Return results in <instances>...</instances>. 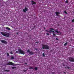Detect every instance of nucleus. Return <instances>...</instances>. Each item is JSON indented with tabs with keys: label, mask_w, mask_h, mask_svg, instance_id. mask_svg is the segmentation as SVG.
I'll list each match as a JSON object with an SVG mask.
<instances>
[{
	"label": "nucleus",
	"mask_w": 74,
	"mask_h": 74,
	"mask_svg": "<svg viewBox=\"0 0 74 74\" xmlns=\"http://www.w3.org/2000/svg\"><path fill=\"white\" fill-rule=\"evenodd\" d=\"M42 47L43 49L48 50L49 49V46L46 45L42 44Z\"/></svg>",
	"instance_id": "1"
},
{
	"label": "nucleus",
	"mask_w": 74,
	"mask_h": 74,
	"mask_svg": "<svg viewBox=\"0 0 74 74\" xmlns=\"http://www.w3.org/2000/svg\"><path fill=\"white\" fill-rule=\"evenodd\" d=\"M1 34H2V35L5 36V37H8L9 36V34L6 32H1Z\"/></svg>",
	"instance_id": "2"
},
{
	"label": "nucleus",
	"mask_w": 74,
	"mask_h": 74,
	"mask_svg": "<svg viewBox=\"0 0 74 74\" xmlns=\"http://www.w3.org/2000/svg\"><path fill=\"white\" fill-rule=\"evenodd\" d=\"M21 53V54H23V55H25V51H23L21 49H20L19 50V53Z\"/></svg>",
	"instance_id": "3"
},
{
	"label": "nucleus",
	"mask_w": 74,
	"mask_h": 74,
	"mask_svg": "<svg viewBox=\"0 0 74 74\" xmlns=\"http://www.w3.org/2000/svg\"><path fill=\"white\" fill-rule=\"evenodd\" d=\"M50 29L51 30H53L54 31H55V32L57 33H60V34H61V33H60V32H58V29H56V30H55V29H54L52 28H50Z\"/></svg>",
	"instance_id": "4"
},
{
	"label": "nucleus",
	"mask_w": 74,
	"mask_h": 74,
	"mask_svg": "<svg viewBox=\"0 0 74 74\" xmlns=\"http://www.w3.org/2000/svg\"><path fill=\"white\" fill-rule=\"evenodd\" d=\"M69 59L71 62H74V58H73L69 57Z\"/></svg>",
	"instance_id": "5"
},
{
	"label": "nucleus",
	"mask_w": 74,
	"mask_h": 74,
	"mask_svg": "<svg viewBox=\"0 0 74 74\" xmlns=\"http://www.w3.org/2000/svg\"><path fill=\"white\" fill-rule=\"evenodd\" d=\"M1 41L2 44H8V42L5 40H1Z\"/></svg>",
	"instance_id": "6"
},
{
	"label": "nucleus",
	"mask_w": 74,
	"mask_h": 74,
	"mask_svg": "<svg viewBox=\"0 0 74 74\" xmlns=\"http://www.w3.org/2000/svg\"><path fill=\"white\" fill-rule=\"evenodd\" d=\"M7 65H12V66H14V64L12 62L9 61L7 63Z\"/></svg>",
	"instance_id": "7"
},
{
	"label": "nucleus",
	"mask_w": 74,
	"mask_h": 74,
	"mask_svg": "<svg viewBox=\"0 0 74 74\" xmlns=\"http://www.w3.org/2000/svg\"><path fill=\"white\" fill-rule=\"evenodd\" d=\"M29 53L30 55H33L34 53L33 51H30L29 52Z\"/></svg>",
	"instance_id": "8"
},
{
	"label": "nucleus",
	"mask_w": 74,
	"mask_h": 74,
	"mask_svg": "<svg viewBox=\"0 0 74 74\" xmlns=\"http://www.w3.org/2000/svg\"><path fill=\"white\" fill-rule=\"evenodd\" d=\"M27 11V8H25L23 10V11L25 12H26Z\"/></svg>",
	"instance_id": "9"
},
{
	"label": "nucleus",
	"mask_w": 74,
	"mask_h": 74,
	"mask_svg": "<svg viewBox=\"0 0 74 74\" xmlns=\"http://www.w3.org/2000/svg\"><path fill=\"white\" fill-rule=\"evenodd\" d=\"M59 14H60V13H59V12H56V15H57V16H59L58 15Z\"/></svg>",
	"instance_id": "10"
},
{
	"label": "nucleus",
	"mask_w": 74,
	"mask_h": 74,
	"mask_svg": "<svg viewBox=\"0 0 74 74\" xmlns=\"http://www.w3.org/2000/svg\"><path fill=\"white\" fill-rule=\"evenodd\" d=\"M32 5L34 4H36V2L33 1H32Z\"/></svg>",
	"instance_id": "11"
},
{
	"label": "nucleus",
	"mask_w": 74,
	"mask_h": 74,
	"mask_svg": "<svg viewBox=\"0 0 74 74\" xmlns=\"http://www.w3.org/2000/svg\"><path fill=\"white\" fill-rule=\"evenodd\" d=\"M6 29H7V30H11V29H10V28L8 27H6Z\"/></svg>",
	"instance_id": "12"
},
{
	"label": "nucleus",
	"mask_w": 74,
	"mask_h": 74,
	"mask_svg": "<svg viewBox=\"0 0 74 74\" xmlns=\"http://www.w3.org/2000/svg\"><path fill=\"white\" fill-rule=\"evenodd\" d=\"M49 32V33H51V32H53V33H55V32L54 31H52L51 30L50 31V32Z\"/></svg>",
	"instance_id": "13"
},
{
	"label": "nucleus",
	"mask_w": 74,
	"mask_h": 74,
	"mask_svg": "<svg viewBox=\"0 0 74 74\" xmlns=\"http://www.w3.org/2000/svg\"><path fill=\"white\" fill-rule=\"evenodd\" d=\"M11 59H12H12H14V57H13V56H12L11 57Z\"/></svg>",
	"instance_id": "14"
},
{
	"label": "nucleus",
	"mask_w": 74,
	"mask_h": 74,
	"mask_svg": "<svg viewBox=\"0 0 74 74\" xmlns=\"http://www.w3.org/2000/svg\"><path fill=\"white\" fill-rule=\"evenodd\" d=\"M12 69H16V67L15 66L13 67H12Z\"/></svg>",
	"instance_id": "15"
},
{
	"label": "nucleus",
	"mask_w": 74,
	"mask_h": 74,
	"mask_svg": "<svg viewBox=\"0 0 74 74\" xmlns=\"http://www.w3.org/2000/svg\"><path fill=\"white\" fill-rule=\"evenodd\" d=\"M27 52H30V49H28V50H27Z\"/></svg>",
	"instance_id": "16"
},
{
	"label": "nucleus",
	"mask_w": 74,
	"mask_h": 74,
	"mask_svg": "<svg viewBox=\"0 0 74 74\" xmlns=\"http://www.w3.org/2000/svg\"><path fill=\"white\" fill-rule=\"evenodd\" d=\"M34 69L35 70H37V69H38V68H37V67H35Z\"/></svg>",
	"instance_id": "17"
},
{
	"label": "nucleus",
	"mask_w": 74,
	"mask_h": 74,
	"mask_svg": "<svg viewBox=\"0 0 74 74\" xmlns=\"http://www.w3.org/2000/svg\"><path fill=\"white\" fill-rule=\"evenodd\" d=\"M42 56H43V57H45V54L44 53H43Z\"/></svg>",
	"instance_id": "18"
},
{
	"label": "nucleus",
	"mask_w": 74,
	"mask_h": 74,
	"mask_svg": "<svg viewBox=\"0 0 74 74\" xmlns=\"http://www.w3.org/2000/svg\"><path fill=\"white\" fill-rule=\"evenodd\" d=\"M29 69H33V68L31 67V66H30L29 68Z\"/></svg>",
	"instance_id": "19"
},
{
	"label": "nucleus",
	"mask_w": 74,
	"mask_h": 74,
	"mask_svg": "<svg viewBox=\"0 0 74 74\" xmlns=\"http://www.w3.org/2000/svg\"><path fill=\"white\" fill-rule=\"evenodd\" d=\"M67 42H66L64 44V46H66V45H67Z\"/></svg>",
	"instance_id": "20"
},
{
	"label": "nucleus",
	"mask_w": 74,
	"mask_h": 74,
	"mask_svg": "<svg viewBox=\"0 0 74 74\" xmlns=\"http://www.w3.org/2000/svg\"><path fill=\"white\" fill-rule=\"evenodd\" d=\"M7 56H10V55H9V53H7Z\"/></svg>",
	"instance_id": "21"
},
{
	"label": "nucleus",
	"mask_w": 74,
	"mask_h": 74,
	"mask_svg": "<svg viewBox=\"0 0 74 74\" xmlns=\"http://www.w3.org/2000/svg\"><path fill=\"white\" fill-rule=\"evenodd\" d=\"M10 54H11V55H12L13 54V53H12V51L10 52Z\"/></svg>",
	"instance_id": "22"
},
{
	"label": "nucleus",
	"mask_w": 74,
	"mask_h": 74,
	"mask_svg": "<svg viewBox=\"0 0 74 74\" xmlns=\"http://www.w3.org/2000/svg\"><path fill=\"white\" fill-rule=\"evenodd\" d=\"M68 2L69 1L67 0H66L65 2V3H68Z\"/></svg>",
	"instance_id": "23"
},
{
	"label": "nucleus",
	"mask_w": 74,
	"mask_h": 74,
	"mask_svg": "<svg viewBox=\"0 0 74 74\" xmlns=\"http://www.w3.org/2000/svg\"><path fill=\"white\" fill-rule=\"evenodd\" d=\"M53 36H56V34L53 33Z\"/></svg>",
	"instance_id": "24"
},
{
	"label": "nucleus",
	"mask_w": 74,
	"mask_h": 74,
	"mask_svg": "<svg viewBox=\"0 0 74 74\" xmlns=\"http://www.w3.org/2000/svg\"><path fill=\"white\" fill-rule=\"evenodd\" d=\"M67 69H70V67H69L68 66H67Z\"/></svg>",
	"instance_id": "25"
},
{
	"label": "nucleus",
	"mask_w": 74,
	"mask_h": 74,
	"mask_svg": "<svg viewBox=\"0 0 74 74\" xmlns=\"http://www.w3.org/2000/svg\"><path fill=\"white\" fill-rule=\"evenodd\" d=\"M64 12L65 14H67V13L66 11H64Z\"/></svg>",
	"instance_id": "26"
},
{
	"label": "nucleus",
	"mask_w": 74,
	"mask_h": 74,
	"mask_svg": "<svg viewBox=\"0 0 74 74\" xmlns=\"http://www.w3.org/2000/svg\"><path fill=\"white\" fill-rule=\"evenodd\" d=\"M56 40L57 41H58V40H59V39H58V38H56Z\"/></svg>",
	"instance_id": "27"
},
{
	"label": "nucleus",
	"mask_w": 74,
	"mask_h": 74,
	"mask_svg": "<svg viewBox=\"0 0 74 74\" xmlns=\"http://www.w3.org/2000/svg\"><path fill=\"white\" fill-rule=\"evenodd\" d=\"M5 71H8V70H5Z\"/></svg>",
	"instance_id": "28"
},
{
	"label": "nucleus",
	"mask_w": 74,
	"mask_h": 74,
	"mask_svg": "<svg viewBox=\"0 0 74 74\" xmlns=\"http://www.w3.org/2000/svg\"><path fill=\"white\" fill-rule=\"evenodd\" d=\"M72 22H74V19L72 20Z\"/></svg>",
	"instance_id": "29"
},
{
	"label": "nucleus",
	"mask_w": 74,
	"mask_h": 74,
	"mask_svg": "<svg viewBox=\"0 0 74 74\" xmlns=\"http://www.w3.org/2000/svg\"><path fill=\"white\" fill-rule=\"evenodd\" d=\"M52 74H55V72H52Z\"/></svg>",
	"instance_id": "30"
},
{
	"label": "nucleus",
	"mask_w": 74,
	"mask_h": 74,
	"mask_svg": "<svg viewBox=\"0 0 74 74\" xmlns=\"http://www.w3.org/2000/svg\"><path fill=\"white\" fill-rule=\"evenodd\" d=\"M47 34L48 36V35H49V34L48 33H47Z\"/></svg>",
	"instance_id": "31"
},
{
	"label": "nucleus",
	"mask_w": 74,
	"mask_h": 74,
	"mask_svg": "<svg viewBox=\"0 0 74 74\" xmlns=\"http://www.w3.org/2000/svg\"><path fill=\"white\" fill-rule=\"evenodd\" d=\"M16 53H18V51H16Z\"/></svg>",
	"instance_id": "32"
},
{
	"label": "nucleus",
	"mask_w": 74,
	"mask_h": 74,
	"mask_svg": "<svg viewBox=\"0 0 74 74\" xmlns=\"http://www.w3.org/2000/svg\"><path fill=\"white\" fill-rule=\"evenodd\" d=\"M23 71L24 72H25V71H26V70H24Z\"/></svg>",
	"instance_id": "33"
},
{
	"label": "nucleus",
	"mask_w": 74,
	"mask_h": 74,
	"mask_svg": "<svg viewBox=\"0 0 74 74\" xmlns=\"http://www.w3.org/2000/svg\"><path fill=\"white\" fill-rule=\"evenodd\" d=\"M36 43H37V44L38 43V42L37 41V42H36Z\"/></svg>",
	"instance_id": "34"
},
{
	"label": "nucleus",
	"mask_w": 74,
	"mask_h": 74,
	"mask_svg": "<svg viewBox=\"0 0 74 74\" xmlns=\"http://www.w3.org/2000/svg\"><path fill=\"white\" fill-rule=\"evenodd\" d=\"M25 64H27V63H25Z\"/></svg>",
	"instance_id": "35"
},
{
	"label": "nucleus",
	"mask_w": 74,
	"mask_h": 74,
	"mask_svg": "<svg viewBox=\"0 0 74 74\" xmlns=\"http://www.w3.org/2000/svg\"><path fill=\"white\" fill-rule=\"evenodd\" d=\"M64 73H65V74H66V72H64Z\"/></svg>",
	"instance_id": "36"
},
{
	"label": "nucleus",
	"mask_w": 74,
	"mask_h": 74,
	"mask_svg": "<svg viewBox=\"0 0 74 74\" xmlns=\"http://www.w3.org/2000/svg\"><path fill=\"white\" fill-rule=\"evenodd\" d=\"M11 27H12V26H11Z\"/></svg>",
	"instance_id": "37"
},
{
	"label": "nucleus",
	"mask_w": 74,
	"mask_h": 74,
	"mask_svg": "<svg viewBox=\"0 0 74 74\" xmlns=\"http://www.w3.org/2000/svg\"><path fill=\"white\" fill-rule=\"evenodd\" d=\"M44 29H45V28H44Z\"/></svg>",
	"instance_id": "38"
},
{
	"label": "nucleus",
	"mask_w": 74,
	"mask_h": 74,
	"mask_svg": "<svg viewBox=\"0 0 74 74\" xmlns=\"http://www.w3.org/2000/svg\"><path fill=\"white\" fill-rule=\"evenodd\" d=\"M47 32H48V31H47Z\"/></svg>",
	"instance_id": "39"
}]
</instances>
